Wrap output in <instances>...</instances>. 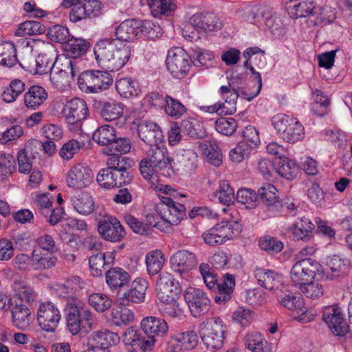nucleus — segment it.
<instances>
[{
	"label": "nucleus",
	"instance_id": "nucleus-1",
	"mask_svg": "<svg viewBox=\"0 0 352 352\" xmlns=\"http://www.w3.org/2000/svg\"><path fill=\"white\" fill-rule=\"evenodd\" d=\"M94 52L98 65L108 71L116 72L129 60L131 47L116 39L104 38L95 44Z\"/></svg>",
	"mask_w": 352,
	"mask_h": 352
},
{
	"label": "nucleus",
	"instance_id": "nucleus-2",
	"mask_svg": "<svg viewBox=\"0 0 352 352\" xmlns=\"http://www.w3.org/2000/svg\"><path fill=\"white\" fill-rule=\"evenodd\" d=\"M45 58H47L45 67L50 66V80L55 88L59 89L64 85V80L67 74H70L71 76L74 78L79 72L77 62L67 58H65L64 63H62L63 68L54 70L58 58V54L56 49L51 43H47L45 46Z\"/></svg>",
	"mask_w": 352,
	"mask_h": 352
},
{
	"label": "nucleus",
	"instance_id": "nucleus-3",
	"mask_svg": "<svg viewBox=\"0 0 352 352\" xmlns=\"http://www.w3.org/2000/svg\"><path fill=\"white\" fill-rule=\"evenodd\" d=\"M82 302L80 299L67 302L65 311L69 330H81L89 329L90 330L98 327L97 318L89 311L83 310L80 312Z\"/></svg>",
	"mask_w": 352,
	"mask_h": 352
},
{
	"label": "nucleus",
	"instance_id": "nucleus-4",
	"mask_svg": "<svg viewBox=\"0 0 352 352\" xmlns=\"http://www.w3.org/2000/svg\"><path fill=\"white\" fill-rule=\"evenodd\" d=\"M272 124L280 137L287 142L296 143L305 137V129L299 120L284 113L272 118Z\"/></svg>",
	"mask_w": 352,
	"mask_h": 352
},
{
	"label": "nucleus",
	"instance_id": "nucleus-5",
	"mask_svg": "<svg viewBox=\"0 0 352 352\" xmlns=\"http://www.w3.org/2000/svg\"><path fill=\"white\" fill-rule=\"evenodd\" d=\"M112 83V76L107 71L86 70L78 78L79 89L87 94H96L106 90Z\"/></svg>",
	"mask_w": 352,
	"mask_h": 352
},
{
	"label": "nucleus",
	"instance_id": "nucleus-6",
	"mask_svg": "<svg viewBox=\"0 0 352 352\" xmlns=\"http://www.w3.org/2000/svg\"><path fill=\"white\" fill-rule=\"evenodd\" d=\"M166 194L168 192L166 190ZM159 208L160 209L161 230H165L173 225H177L186 215V207L184 204L178 203L168 195L160 196Z\"/></svg>",
	"mask_w": 352,
	"mask_h": 352
},
{
	"label": "nucleus",
	"instance_id": "nucleus-7",
	"mask_svg": "<svg viewBox=\"0 0 352 352\" xmlns=\"http://www.w3.org/2000/svg\"><path fill=\"white\" fill-rule=\"evenodd\" d=\"M241 232L240 225L236 221H221L204 232V242L211 246L221 245Z\"/></svg>",
	"mask_w": 352,
	"mask_h": 352
},
{
	"label": "nucleus",
	"instance_id": "nucleus-8",
	"mask_svg": "<svg viewBox=\"0 0 352 352\" xmlns=\"http://www.w3.org/2000/svg\"><path fill=\"white\" fill-rule=\"evenodd\" d=\"M192 63L190 56L184 49L174 47L168 50L166 65L175 78L182 79L187 76Z\"/></svg>",
	"mask_w": 352,
	"mask_h": 352
},
{
	"label": "nucleus",
	"instance_id": "nucleus-9",
	"mask_svg": "<svg viewBox=\"0 0 352 352\" xmlns=\"http://www.w3.org/2000/svg\"><path fill=\"white\" fill-rule=\"evenodd\" d=\"M322 266L312 258H301L296 261L290 271L292 283L296 287L314 278L320 273Z\"/></svg>",
	"mask_w": 352,
	"mask_h": 352
},
{
	"label": "nucleus",
	"instance_id": "nucleus-10",
	"mask_svg": "<svg viewBox=\"0 0 352 352\" xmlns=\"http://www.w3.org/2000/svg\"><path fill=\"white\" fill-rule=\"evenodd\" d=\"M146 159H148L155 170L160 171L163 176L170 177L173 175L174 168L172 162H174L175 160L168 157L167 148L162 142L150 145Z\"/></svg>",
	"mask_w": 352,
	"mask_h": 352
},
{
	"label": "nucleus",
	"instance_id": "nucleus-11",
	"mask_svg": "<svg viewBox=\"0 0 352 352\" xmlns=\"http://www.w3.org/2000/svg\"><path fill=\"white\" fill-rule=\"evenodd\" d=\"M181 292L179 283L172 274L168 272L160 274L156 283V293L161 302L166 304L174 302Z\"/></svg>",
	"mask_w": 352,
	"mask_h": 352
},
{
	"label": "nucleus",
	"instance_id": "nucleus-12",
	"mask_svg": "<svg viewBox=\"0 0 352 352\" xmlns=\"http://www.w3.org/2000/svg\"><path fill=\"white\" fill-rule=\"evenodd\" d=\"M184 297L194 317H200L209 311L210 300L202 289L189 287L185 290Z\"/></svg>",
	"mask_w": 352,
	"mask_h": 352
},
{
	"label": "nucleus",
	"instance_id": "nucleus-13",
	"mask_svg": "<svg viewBox=\"0 0 352 352\" xmlns=\"http://www.w3.org/2000/svg\"><path fill=\"white\" fill-rule=\"evenodd\" d=\"M147 331H124L122 341L129 352H146L150 351L155 343L153 336Z\"/></svg>",
	"mask_w": 352,
	"mask_h": 352
},
{
	"label": "nucleus",
	"instance_id": "nucleus-14",
	"mask_svg": "<svg viewBox=\"0 0 352 352\" xmlns=\"http://www.w3.org/2000/svg\"><path fill=\"white\" fill-rule=\"evenodd\" d=\"M351 269V261L346 258L333 255L327 258L326 268L320 270L325 279L338 280L346 277Z\"/></svg>",
	"mask_w": 352,
	"mask_h": 352
},
{
	"label": "nucleus",
	"instance_id": "nucleus-15",
	"mask_svg": "<svg viewBox=\"0 0 352 352\" xmlns=\"http://www.w3.org/2000/svg\"><path fill=\"white\" fill-rule=\"evenodd\" d=\"M115 331H94L88 340V349L83 352H110L109 347L119 343Z\"/></svg>",
	"mask_w": 352,
	"mask_h": 352
},
{
	"label": "nucleus",
	"instance_id": "nucleus-16",
	"mask_svg": "<svg viewBox=\"0 0 352 352\" xmlns=\"http://www.w3.org/2000/svg\"><path fill=\"white\" fill-rule=\"evenodd\" d=\"M94 173L85 164H77L72 166L67 172L66 182L69 187L84 188L93 182Z\"/></svg>",
	"mask_w": 352,
	"mask_h": 352
},
{
	"label": "nucleus",
	"instance_id": "nucleus-17",
	"mask_svg": "<svg viewBox=\"0 0 352 352\" xmlns=\"http://www.w3.org/2000/svg\"><path fill=\"white\" fill-rule=\"evenodd\" d=\"M102 239L111 242L120 241L125 236V230L120 221L113 216H106L98 226Z\"/></svg>",
	"mask_w": 352,
	"mask_h": 352
},
{
	"label": "nucleus",
	"instance_id": "nucleus-18",
	"mask_svg": "<svg viewBox=\"0 0 352 352\" xmlns=\"http://www.w3.org/2000/svg\"><path fill=\"white\" fill-rule=\"evenodd\" d=\"M153 23L150 21L142 22L138 19H126L122 21L116 30L118 41L130 42L133 41L138 33L142 31V28H151Z\"/></svg>",
	"mask_w": 352,
	"mask_h": 352
},
{
	"label": "nucleus",
	"instance_id": "nucleus-19",
	"mask_svg": "<svg viewBox=\"0 0 352 352\" xmlns=\"http://www.w3.org/2000/svg\"><path fill=\"white\" fill-rule=\"evenodd\" d=\"M69 13V19L78 22L84 19H94L100 16L102 6L98 0H85L82 3L73 5Z\"/></svg>",
	"mask_w": 352,
	"mask_h": 352
},
{
	"label": "nucleus",
	"instance_id": "nucleus-20",
	"mask_svg": "<svg viewBox=\"0 0 352 352\" xmlns=\"http://www.w3.org/2000/svg\"><path fill=\"white\" fill-rule=\"evenodd\" d=\"M62 113L67 123L75 124L87 117L89 110L85 100L74 98L65 104Z\"/></svg>",
	"mask_w": 352,
	"mask_h": 352
},
{
	"label": "nucleus",
	"instance_id": "nucleus-21",
	"mask_svg": "<svg viewBox=\"0 0 352 352\" xmlns=\"http://www.w3.org/2000/svg\"><path fill=\"white\" fill-rule=\"evenodd\" d=\"M170 262L173 271L185 277L190 270L196 267L197 258L191 252L179 250L171 256Z\"/></svg>",
	"mask_w": 352,
	"mask_h": 352
},
{
	"label": "nucleus",
	"instance_id": "nucleus-22",
	"mask_svg": "<svg viewBox=\"0 0 352 352\" xmlns=\"http://www.w3.org/2000/svg\"><path fill=\"white\" fill-rule=\"evenodd\" d=\"M285 3L291 18L314 16L317 13L316 0H285Z\"/></svg>",
	"mask_w": 352,
	"mask_h": 352
},
{
	"label": "nucleus",
	"instance_id": "nucleus-23",
	"mask_svg": "<svg viewBox=\"0 0 352 352\" xmlns=\"http://www.w3.org/2000/svg\"><path fill=\"white\" fill-rule=\"evenodd\" d=\"M322 320L330 329L348 330L349 327L338 304L325 307L322 311Z\"/></svg>",
	"mask_w": 352,
	"mask_h": 352
},
{
	"label": "nucleus",
	"instance_id": "nucleus-24",
	"mask_svg": "<svg viewBox=\"0 0 352 352\" xmlns=\"http://www.w3.org/2000/svg\"><path fill=\"white\" fill-rule=\"evenodd\" d=\"M148 288V282L143 278H136L132 283L131 288L118 297V302L122 306L131 302L140 303L144 301Z\"/></svg>",
	"mask_w": 352,
	"mask_h": 352
},
{
	"label": "nucleus",
	"instance_id": "nucleus-25",
	"mask_svg": "<svg viewBox=\"0 0 352 352\" xmlns=\"http://www.w3.org/2000/svg\"><path fill=\"white\" fill-rule=\"evenodd\" d=\"M254 276L258 284L270 291L283 292L285 287L282 283V277L278 273L265 268L258 267L254 271Z\"/></svg>",
	"mask_w": 352,
	"mask_h": 352
},
{
	"label": "nucleus",
	"instance_id": "nucleus-26",
	"mask_svg": "<svg viewBox=\"0 0 352 352\" xmlns=\"http://www.w3.org/2000/svg\"><path fill=\"white\" fill-rule=\"evenodd\" d=\"M97 182L103 188L111 189L129 184L131 181L127 175L113 172L107 168H102L99 171L96 177Z\"/></svg>",
	"mask_w": 352,
	"mask_h": 352
},
{
	"label": "nucleus",
	"instance_id": "nucleus-27",
	"mask_svg": "<svg viewBox=\"0 0 352 352\" xmlns=\"http://www.w3.org/2000/svg\"><path fill=\"white\" fill-rule=\"evenodd\" d=\"M140 138L149 145L161 143L163 138L159 126L151 121H142L138 126Z\"/></svg>",
	"mask_w": 352,
	"mask_h": 352
},
{
	"label": "nucleus",
	"instance_id": "nucleus-28",
	"mask_svg": "<svg viewBox=\"0 0 352 352\" xmlns=\"http://www.w3.org/2000/svg\"><path fill=\"white\" fill-rule=\"evenodd\" d=\"M89 47L90 43L87 40L74 36L68 38L63 43L65 58L70 60L72 58L76 62L77 58L85 54Z\"/></svg>",
	"mask_w": 352,
	"mask_h": 352
},
{
	"label": "nucleus",
	"instance_id": "nucleus-29",
	"mask_svg": "<svg viewBox=\"0 0 352 352\" xmlns=\"http://www.w3.org/2000/svg\"><path fill=\"white\" fill-rule=\"evenodd\" d=\"M114 258V255L111 252L106 253L99 252L91 255L89 258L91 275L95 277L101 276L106 267L113 263Z\"/></svg>",
	"mask_w": 352,
	"mask_h": 352
},
{
	"label": "nucleus",
	"instance_id": "nucleus-30",
	"mask_svg": "<svg viewBox=\"0 0 352 352\" xmlns=\"http://www.w3.org/2000/svg\"><path fill=\"white\" fill-rule=\"evenodd\" d=\"M219 93L225 100L220 102L222 107L228 114L232 115L236 112V101L239 98V94L236 93V85L234 82H229L228 85H223L219 89Z\"/></svg>",
	"mask_w": 352,
	"mask_h": 352
},
{
	"label": "nucleus",
	"instance_id": "nucleus-31",
	"mask_svg": "<svg viewBox=\"0 0 352 352\" xmlns=\"http://www.w3.org/2000/svg\"><path fill=\"white\" fill-rule=\"evenodd\" d=\"M190 23L198 30L214 31L221 26L219 18L212 13L196 14L190 19Z\"/></svg>",
	"mask_w": 352,
	"mask_h": 352
},
{
	"label": "nucleus",
	"instance_id": "nucleus-32",
	"mask_svg": "<svg viewBox=\"0 0 352 352\" xmlns=\"http://www.w3.org/2000/svg\"><path fill=\"white\" fill-rule=\"evenodd\" d=\"M235 286L234 276L231 274L223 276L222 283L216 286L217 292L214 298V302L218 304H226L230 300Z\"/></svg>",
	"mask_w": 352,
	"mask_h": 352
},
{
	"label": "nucleus",
	"instance_id": "nucleus-33",
	"mask_svg": "<svg viewBox=\"0 0 352 352\" xmlns=\"http://www.w3.org/2000/svg\"><path fill=\"white\" fill-rule=\"evenodd\" d=\"M107 153L109 157L107 160V167L106 168L113 172H118L122 175H127L129 180L132 182L133 175L128 171V169L131 166L130 159L119 154Z\"/></svg>",
	"mask_w": 352,
	"mask_h": 352
},
{
	"label": "nucleus",
	"instance_id": "nucleus-34",
	"mask_svg": "<svg viewBox=\"0 0 352 352\" xmlns=\"http://www.w3.org/2000/svg\"><path fill=\"white\" fill-rule=\"evenodd\" d=\"M70 201L74 210L82 215L90 214L95 208L93 197L86 192H82L78 195L71 197Z\"/></svg>",
	"mask_w": 352,
	"mask_h": 352
},
{
	"label": "nucleus",
	"instance_id": "nucleus-35",
	"mask_svg": "<svg viewBox=\"0 0 352 352\" xmlns=\"http://www.w3.org/2000/svg\"><path fill=\"white\" fill-rule=\"evenodd\" d=\"M314 228V224L309 219L305 217L300 218L292 227L294 239L305 242L310 241L313 237L312 231Z\"/></svg>",
	"mask_w": 352,
	"mask_h": 352
},
{
	"label": "nucleus",
	"instance_id": "nucleus-36",
	"mask_svg": "<svg viewBox=\"0 0 352 352\" xmlns=\"http://www.w3.org/2000/svg\"><path fill=\"white\" fill-rule=\"evenodd\" d=\"M129 280V274L120 267L111 268L106 273V282L111 290L124 287Z\"/></svg>",
	"mask_w": 352,
	"mask_h": 352
},
{
	"label": "nucleus",
	"instance_id": "nucleus-37",
	"mask_svg": "<svg viewBox=\"0 0 352 352\" xmlns=\"http://www.w3.org/2000/svg\"><path fill=\"white\" fill-rule=\"evenodd\" d=\"M100 117L107 122L115 121L123 116L124 105L115 100L105 101L101 103Z\"/></svg>",
	"mask_w": 352,
	"mask_h": 352
},
{
	"label": "nucleus",
	"instance_id": "nucleus-38",
	"mask_svg": "<svg viewBox=\"0 0 352 352\" xmlns=\"http://www.w3.org/2000/svg\"><path fill=\"white\" fill-rule=\"evenodd\" d=\"M279 303L284 307L292 311H304L303 309V298L300 293L284 294L283 292H276Z\"/></svg>",
	"mask_w": 352,
	"mask_h": 352
},
{
	"label": "nucleus",
	"instance_id": "nucleus-39",
	"mask_svg": "<svg viewBox=\"0 0 352 352\" xmlns=\"http://www.w3.org/2000/svg\"><path fill=\"white\" fill-rule=\"evenodd\" d=\"M32 146L36 148H41L43 146V144L40 140L35 139L32 140L25 144L24 149L19 152L17 158L19 170L21 173H28L31 170L32 163L30 162V159L28 158V155L29 153L32 151Z\"/></svg>",
	"mask_w": 352,
	"mask_h": 352
},
{
	"label": "nucleus",
	"instance_id": "nucleus-40",
	"mask_svg": "<svg viewBox=\"0 0 352 352\" xmlns=\"http://www.w3.org/2000/svg\"><path fill=\"white\" fill-rule=\"evenodd\" d=\"M116 89L120 96L130 98L137 96L140 91L138 82L131 78H122L116 82Z\"/></svg>",
	"mask_w": 352,
	"mask_h": 352
},
{
	"label": "nucleus",
	"instance_id": "nucleus-41",
	"mask_svg": "<svg viewBox=\"0 0 352 352\" xmlns=\"http://www.w3.org/2000/svg\"><path fill=\"white\" fill-rule=\"evenodd\" d=\"M44 43L40 39H33L31 45L32 52L38 53L37 56L35 57L34 60L30 63L28 67L29 72L34 75H43L44 74V56L39 53L40 50L42 49Z\"/></svg>",
	"mask_w": 352,
	"mask_h": 352
},
{
	"label": "nucleus",
	"instance_id": "nucleus-42",
	"mask_svg": "<svg viewBox=\"0 0 352 352\" xmlns=\"http://www.w3.org/2000/svg\"><path fill=\"white\" fill-rule=\"evenodd\" d=\"M116 137L115 128L109 124L100 126L93 134V140L102 146H108V147L116 140Z\"/></svg>",
	"mask_w": 352,
	"mask_h": 352
},
{
	"label": "nucleus",
	"instance_id": "nucleus-43",
	"mask_svg": "<svg viewBox=\"0 0 352 352\" xmlns=\"http://www.w3.org/2000/svg\"><path fill=\"white\" fill-rule=\"evenodd\" d=\"M17 61L14 43L10 41L0 42V64L7 67H12Z\"/></svg>",
	"mask_w": 352,
	"mask_h": 352
},
{
	"label": "nucleus",
	"instance_id": "nucleus-44",
	"mask_svg": "<svg viewBox=\"0 0 352 352\" xmlns=\"http://www.w3.org/2000/svg\"><path fill=\"white\" fill-rule=\"evenodd\" d=\"M275 170L281 177L288 180H292L297 177L298 166L292 160L283 157L277 163Z\"/></svg>",
	"mask_w": 352,
	"mask_h": 352
},
{
	"label": "nucleus",
	"instance_id": "nucleus-45",
	"mask_svg": "<svg viewBox=\"0 0 352 352\" xmlns=\"http://www.w3.org/2000/svg\"><path fill=\"white\" fill-rule=\"evenodd\" d=\"M12 287L15 295L22 301L31 302L35 299V292L32 287L25 283L23 278L19 277L15 279Z\"/></svg>",
	"mask_w": 352,
	"mask_h": 352
},
{
	"label": "nucleus",
	"instance_id": "nucleus-46",
	"mask_svg": "<svg viewBox=\"0 0 352 352\" xmlns=\"http://www.w3.org/2000/svg\"><path fill=\"white\" fill-rule=\"evenodd\" d=\"M146 2L155 17L170 15L176 8V4L172 0H146Z\"/></svg>",
	"mask_w": 352,
	"mask_h": 352
},
{
	"label": "nucleus",
	"instance_id": "nucleus-47",
	"mask_svg": "<svg viewBox=\"0 0 352 352\" xmlns=\"http://www.w3.org/2000/svg\"><path fill=\"white\" fill-rule=\"evenodd\" d=\"M145 261L148 273L151 275H155L162 270L164 263V258L160 250H155L147 253Z\"/></svg>",
	"mask_w": 352,
	"mask_h": 352
},
{
	"label": "nucleus",
	"instance_id": "nucleus-48",
	"mask_svg": "<svg viewBox=\"0 0 352 352\" xmlns=\"http://www.w3.org/2000/svg\"><path fill=\"white\" fill-rule=\"evenodd\" d=\"M25 105L32 109H36L44 102V88L41 86H32L24 95Z\"/></svg>",
	"mask_w": 352,
	"mask_h": 352
},
{
	"label": "nucleus",
	"instance_id": "nucleus-49",
	"mask_svg": "<svg viewBox=\"0 0 352 352\" xmlns=\"http://www.w3.org/2000/svg\"><path fill=\"white\" fill-rule=\"evenodd\" d=\"M30 309L23 305H16L12 309V322L15 327L24 329L29 324Z\"/></svg>",
	"mask_w": 352,
	"mask_h": 352
},
{
	"label": "nucleus",
	"instance_id": "nucleus-50",
	"mask_svg": "<svg viewBox=\"0 0 352 352\" xmlns=\"http://www.w3.org/2000/svg\"><path fill=\"white\" fill-rule=\"evenodd\" d=\"M124 221L134 232L142 235L147 234L151 227H156L162 230L161 223L154 221L143 223L130 214L124 216Z\"/></svg>",
	"mask_w": 352,
	"mask_h": 352
},
{
	"label": "nucleus",
	"instance_id": "nucleus-51",
	"mask_svg": "<svg viewBox=\"0 0 352 352\" xmlns=\"http://www.w3.org/2000/svg\"><path fill=\"white\" fill-rule=\"evenodd\" d=\"M172 340L185 349H193L198 343L199 336L195 331H176Z\"/></svg>",
	"mask_w": 352,
	"mask_h": 352
},
{
	"label": "nucleus",
	"instance_id": "nucleus-52",
	"mask_svg": "<svg viewBox=\"0 0 352 352\" xmlns=\"http://www.w3.org/2000/svg\"><path fill=\"white\" fill-rule=\"evenodd\" d=\"M142 330H168L173 328L170 321L156 316H147L144 318L140 322Z\"/></svg>",
	"mask_w": 352,
	"mask_h": 352
},
{
	"label": "nucleus",
	"instance_id": "nucleus-53",
	"mask_svg": "<svg viewBox=\"0 0 352 352\" xmlns=\"http://www.w3.org/2000/svg\"><path fill=\"white\" fill-rule=\"evenodd\" d=\"M214 196L220 203L226 206L232 204L234 199V190L226 180L219 182V188L215 191Z\"/></svg>",
	"mask_w": 352,
	"mask_h": 352
},
{
	"label": "nucleus",
	"instance_id": "nucleus-54",
	"mask_svg": "<svg viewBox=\"0 0 352 352\" xmlns=\"http://www.w3.org/2000/svg\"><path fill=\"white\" fill-rule=\"evenodd\" d=\"M258 245L261 250L270 254L279 253L283 249V242L276 237L266 235L259 239Z\"/></svg>",
	"mask_w": 352,
	"mask_h": 352
},
{
	"label": "nucleus",
	"instance_id": "nucleus-55",
	"mask_svg": "<svg viewBox=\"0 0 352 352\" xmlns=\"http://www.w3.org/2000/svg\"><path fill=\"white\" fill-rule=\"evenodd\" d=\"M89 304L98 312H104L112 305V300L106 294L94 293L89 296Z\"/></svg>",
	"mask_w": 352,
	"mask_h": 352
},
{
	"label": "nucleus",
	"instance_id": "nucleus-56",
	"mask_svg": "<svg viewBox=\"0 0 352 352\" xmlns=\"http://www.w3.org/2000/svg\"><path fill=\"white\" fill-rule=\"evenodd\" d=\"M165 113L174 118H179L186 113V107L179 100L166 95V105L164 107Z\"/></svg>",
	"mask_w": 352,
	"mask_h": 352
},
{
	"label": "nucleus",
	"instance_id": "nucleus-57",
	"mask_svg": "<svg viewBox=\"0 0 352 352\" xmlns=\"http://www.w3.org/2000/svg\"><path fill=\"white\" fill-rule=\"evenodd\" d=\"M314 25H327L331 23L336 19V9L331 6H324L317 7V13L315 14Z\"/></svg>",
	"mask_w": 352,
	"mask_h": 352
},
{
	"label": "nucleus",
	"instance_id": "nucleus-58",
	"mask_svg": "<svg viewBox=\"0 0 352 352\" xmlns=\"http://www.w3.org/2000/svg\"><path fill=\"white\" fill-rule=\"evenodd\" d=\"M43 30V27L39 22L27 21L19 25L15 34L18 36L36 35L42 34Z\"/></svg>",
	"mask_w": 352,
	"mask_h": 352
},
{
	"label": "nucleus",
	"instance_id": "nucleus-59",
	"mask_svg": "<svg viewBox=\"0 0 352 352\" xmlns=\"http://www.w3.org/2000/svg\"><path fill=\"white\" fill-rule=\"evenodd\" d=\"M301 292L307 298L318 299L323 296L324 287L318 282L308 281L298 287Z\"/></svg>",
	"mask_w": 352,
	"mask_h": 352
},
{
	"label": "nucleus",
	"instance_id": "nucleus-60",
	"mask_svg": "<svg viewBox=\"0 0 352 352\" xmlns=\"http://www.w3.org/2000/svg\"><path fill=\"white\" fill-rule=\"evenodd\" d=\"M247 142H239L229 153L230 159L233 162L239 163L249 156L252 148Z\"/></svg>",
	"mask_w": 352,
	"mask_h": 352
},
{
	"label": "nucleus",
	"instance_id": "nucleus-61",
	"mask_svg": "<svg viewBox=\"0 0 352 352\" xmlns=\"http://www.w3.org/2000/svg\"><path fill=\"white\" fill-rule=\"evenodd\" d=\"M60 319L59 310L51 302H45V330H54Z\"/></svg>",
	"mask_w": 352,
	"mask_h": 352
},
{
	"label": "nucleus",
	"instance_id": "nucleus-62",
	"mask_svg": "<svg viewBox=\"0 0 352 352\" xmlns=\"http://www.w3.org/2000/svg\"><path fill=\"white\" fill-rule=\"evenodd\" d=\"M236 128V121L232 118H220L215 122L216 131L226 136L232 135Z\"/></svg>",
	"mask_w": 352,
	"mask_h": 352
},
{
	"label": "nucleus",
	"instance_id": "nucleus-63",
	"mask_svg": "<svg viewBox=\"0 0 352 352\" xmlns=\"http://www.w3.org/2000/svg\"><path fill=\"white\" fill-rule=\"evenodd\" d=\"M224 331H208V333L201 336L203 342L207 348L218 349L223 346Z\"/></svg>",
	"mask_w": 352,
	"mask_h": 352
},
{
	"label": "nucleus",
	"instance_id": "nucleus-64",
	"mask_svg": "<svg viewBox=\"0 0 352 352\" xmlns=\"http://www.w3.org/2000/svg\"><path fill=\"white\" fill-rule=\"evenodd\" d=\"M45 35L52 41L63 44L69 37V32L66 27L54 25L48 29Z\"/></svg>",
	"mask_w": 352,
	"mask_h": 352
}]
</instances>
